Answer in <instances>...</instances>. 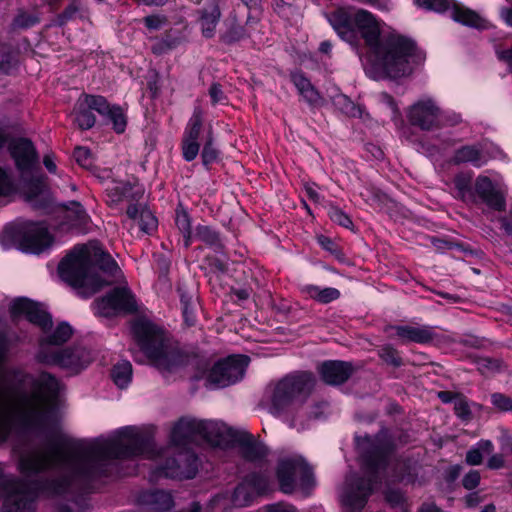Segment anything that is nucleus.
Returning a JSON list of instances; mask_svg holds the SVG:
<instances>
[{
  "instance_id": "bf43d9fd",
  "label": "nucleus",
  "mask_w": 512,
  "mask_h": 512,
  "mask_svg": "<svg viewBox=\"0 0 512 512\" xmlns=\"http://www.w3.org/2000/svg\"><path fill=\"white\" fill-rule=\"evenodd\" d=\"M491 401L495 407L499 408L502 411L512 410V399L501 393L492 394Z\"/></svg>"
},
{
  "instance_id": "e433bc0d",
  "label": "nucleus",
  "mask_w": 512,
  "mask_h": 512,
  "mask_svg": "<svg viewBox=\"0 0 512 512\" xmlns=\"http://www.w3.org/2000/svg\"><path fill=\"white\" fill-rule=\"evenodd\" d=\"M245 479L256 495L263 494L270 489V476L266 473H252Z\"/></svg>"
},
{
  "instance_id": "b1692460",
  "label": "nucleus",
  "mask_w": 512,
  "mask_h": 512,
  "mask_svg": "<svg viewBox=\"0 0 512 512\" xmlns=\"http://www.w3.org/2000/svg\"><path fill=\"white\" fill-rule=\"evenodd\" d=\"M451 162L456 165L469 163L479 168L487 163V158L479 146L465 145L454 152Z\"/></svg>"
},
{
  "instance_id": "338daca9",
  "label": "nucleus",
  "mask_w": 512,
  "mask_h": 512,
  "mask_svg": "<svg viewBox=\"0 0 512 512\" xmlns=\"http://www.w3.org/2000/svg\"><path fill=\"white\" fill-rule=\"evenodd\" d=\"M385 499L392 506H397L403 502L404 496L403 493L398 489H388L385 492Z\"/></svg>"
},
{
  "instance_id": "5fc2aeb1",
  "label": "nucleus",
  "mask_w": 512,
  "mask_h": 512,
  "mask_svg": "<svg viewBox=\"0 0 512 512\" xmlns=\"http://www.w3.org/2000/svg\"><path fill=\"white\" fill-rule=\"evenodd\" d=\"M243 454L248 460L255 461L264 457L266 455V451L261 445L249 443L245 445Z\"/></svg>"
},
{
  "instance_id": "a18cd8bd",
  "label": "nucleus",
  "mask_w": 512,
  "mask_h": 512,
  "mask_svg": "<svg viewBox=\"0 0 512 512\" xmlns=\"http://www.w3.org/2000/svg\"><path fill=\"white\" fill-rule=\"evenodd\" d=\"M16 185L12 175L0 167V198L7 197L15 193Z\"/></svg>"
},
{
  "instance_id": "e2e57ef3",
  "label": "nucleus",
  "mask_w": 512,
  "mask_h": 512,
  "mask_svg": "<svg viewBox=\"0 0 512 512\" xmlns=\"http://www.w3.org/2000/svg\"><path fill=\"white\" fill-rule=\"evenodd\" d=\"M244 36V30L241 27H232L222 36V40L226 44H232L241 40Z\"/></svg>"
},
{
  "instance_id": "bb28decb",
  "label": "nucleus",
  "mask_w": 512,
  "mask_h": 512,
  "mask_svg": "<svg viewBox=\"0 0 512 512\" xmlns=\"http://www.w3.org/2000/svg\"><path fill=\"white\" fill-rule=\"evenodd\" d=\"M64 218L66 221L62 223L67 228H80L86 225L88 215L83 206L77 201H71L68 204H62Z\"/></svg>"
},
{
  "instance_id": "a878e982",
  "label": "nucleus",
  "mask_w": 512,
  "mask_h": 512,
  "mask_svg": "<svg viewBox=\"0 0 512 512\" xmlns=\"http://www.w3.org/2000/svg\"><path fill=\"white\" fill-rule=\"evenodd\" d=\"M199 23L202 30V34L206 38L214 36L216 26L219 22L221 12L216 3H211L208 7H204L198 11Z\"/></svg>"
},
{
  "instance_id": "20e7f679",
  "label": "nucleus",
  "mask_w": 512,
  "mask_h": 512,
  "mask_svg": "<svg viewBox=\"0 0 512 512\" xmlns=\"http://www.w3.org/2000/svg\"><path fill=\"white\" fill-rule=\"evenodd\" d=\"M58 391L59 381L46 372L34 381L32 393L19 399L10 387L0 385V444L7 440L15 416L25 426L44 424L49 416L52 399Z\"/></svg>"
},
{
  "instance_id": "72a5a7b5",
  "label": "nucleus",
  "mask_w": 512,
  "mask_h": 512,
  "mask_svg": "<svg viewBox=\"0 0 512 512\" xmlns=\"http://www.w3.org/2000/svg\"><path fill=\"white\" fill-rule=\"evenodd\" d=\"M132 365L129 361L123 360L112 369V378L119 388H125L131 381Z\"/></svg>"
},
{
  "instance_id": "f257e3e1",
  "label": "nucleus",
  "mask_w": 512,
  "mask_h": 512,
  "mask_svg": "<svg viewBox=\"0 0 512 512\" xmlns=\"http://www.w3.org/2000/svg\"><path fill=\"white\" fill-rule=\"evenodd\" d=\"M134 456H154L151 437L135 427L122 428L113 438L98 440L88 447L57 442L46 450L23 452L19 460L22 473L33 474L48 468L59 471L43 481L28 483L5 475L0 464V495H5L2 512H32L39 495H62L77 480L100 474L107 460Z\"/></svg>"
},
{
  "instance_id": "79ce46f5",
  "label": "nucleus",
  "mask_w": 512,
  "mask_h": 512,
  "mask_svg": "<svg viewBox=\"0 0 512 512\" xmlns=\"http://www.w3.org/2000/svg\"><path fill=\"white\" fill-rule=\"evenodd\" d=\"M415 4L422 9L427 11H433L437 13H444L450 11L453 5V0H415Z\"/></svg>"
},
{
  "instance_id": "c9c22d12",
  "label": "nucleus",
  "mask_w": 512,
  "mask_h": 512,
  "mask_svg": "<svg viewBox=\"0 0 512 512\" xmlns=\"http://www.w3.org/2000/svg\"><path fill=\"white\" fill-rule=\"evenodd\" d=\"M139 212L137 217L134 219H138V224L144 233L150 234L157 228V219L153 215V213L146 208V206L138 203Z\"/></svg>"
},
{
  "instance_id": "2eb2a0df",
  "label": "nucleus",
  "mask_w": 512,
  "mask_h": 512,
  "mask_svg": "<svg viewBox=\"0 0 512 512\" xmlns=\"http://www.w3.org/2000/svg\"><path fill=\"white\" fill-rule=\"evenodd\" d=\"M52 243L53 237L44 224L29 222L23 225L20 244L25 251L39 254Z\"/></svg>"
},
{
  "instance_id": "c85d7f7f",
  "label": "nucleus",
  "mask_w": 512,
  "mask_h": 512,
  "mask_svg": "<svg viewBox=\"0 0 512 512\" xmlns=\"http://www.w3.org/2000/svg\"><path fill=\"white\" fill-rule=\"evenodd\" d=\"M144 502L149 506L150 512H168L173 506L171 494L159 490L144 495Z\"/></svg>"
},
{
  "instance_id": "a19ab883",
  "label": "nucleus",
  "mask_w": 512,
  "mask_h": 512,
  "mask_svg": "<svg viewBox=\"0 0 512 512\" xmlns=\"http://www.w3.org/2000/svg\"><path fill=\"white\" fill-rule=\"evenodd\" d=\"M81 100L91 111L95 110L102 116H106L112 107L109 105L106 98L100 95H85Z\"/></svg>"
},
{
  "instance_id": "09e8293b",
  "label": "nucleus",
  "mask_w": 512,
  "mask_h": 512,
  "mask_svg": "<svg viewBox=\"0 0 512 512\" xmlns=\"http://www.w3.org/2000/svg\"><path fill=\"white\" fill-rule=\"evenodd\" d=\"M454 411L457 417H459L463 421H469L472 419V411L467 399L460 395L457 397L454 403Z\"/></svg>"
},
{
  "instance_id": "4c0bfd02",
  "label": "nucleus",
  "mask_w": 512,
  "mask_h": 512,
  "mask_svg": "<svg viewBox=\"0 0 512 512\" xmlns=\"http://www.w3.org/2000/svg\"><path fill=\"white\" fill-rule=\"evenodd\" d=\"M113 125L116 133H123L127 126V117L122 107L113 105L106 116Z\"/></svg>"
},
{
  "instance_id": "f3484780",
  "label": "nucleus",
  "mask_w": 512,
  "mask_h": 512,
  "mask_svg": "<svg viewBox=\"0 0 512 512\" xmlns=\"http://www.w3.org/2000/svg\"><path fill=\"white\" fill-rule=\"evenodd\" d=\"M442 111L432 99L420 100L411 106L408 118L412 125L431 130L440 125Z\"/></svg>"
},
{
  "instance_id": "69168bd1",
  "label": "nucleus",
  "mask_w": 512,
  "mask_h": 512,
  "mask_svg": "<svg viewBox=\"0 0 512 512\" xmlns=\"http://www.w3.org/2000/svg\"><path fill=\"white\" fill-rule=\"evenodd\" d=\"M477 364L482 373L497 371L500 367L498 361L489 358H480Z\"/></svg>"
},
{
  "instance_id": "7c9ffc66",
  "label": "nucleus",
  "mask_w": 512,
  "mask_h": 512,
  "mask_svg": "<svg viewBox=\"0 0 512 512\" xmlns=\"http://www.w3.org/2000/svg\"><path fill=\"white\" fill-rule=\"evenodd\" d=\"M302 293L323 304L330 303L340 297V292L336 288H320L315 285L304 286L302 288Z\"/></svg>"
},
{
  "instance_id": "7ed1b4c3",
  "label": "nucleus",
  "mask_w": 512,
  "mask_h": 512,
  "mask_svg": "<svg viewBox=\"0 0 512 512\" xmlns=\"http://www.w3.org/2000/svg\"><path fill=\"white\" fill-rule=\"evenodd\" d=\"M58 273L83 297H90L121 276L116 261L98 242L75 246L59 263Z\"/></svg>"
},
{
  "instance_id": "423d86ee",
  "label": "nucleus",
  "mask_w": 512,
  "mask_h": 512,
  "mask_svg": "<svg viewBox=\"0 0 512 512\" xmlns=\"http://www.w3.org/2000/svg\"><path fill=\"white\" fill-rule=\"evenodd\" d=\"M132 332L141 350L161 372H172L183 364L184 356L167 337L164 330L151 321L139 318Z\"/></svg>"
},
{
  "instance_id": "a211bd4d",
  "label": "nucleus",
  "mask_w": 512,
  "mask_h": 512,
  "mask_svg": "<svg viewBox=\"0 0 512 512\" xmlns=\"http://www.w3.org/2000/svg\"><path fill=\"white\" fill-rule=\"evenodd\" d=\"M374 479L357 478L351 481L342 496L343 504L351 512H360L373 491Z\"/></svg>"
},
{
  "instance_id": "6e6d98bb",
  "label": "nucleus",
  "mask_w": 512,
  "mask_h": 512,
  "mask_svg": "<svg viewBox=\"0 0 512 512\" xmlns=\"http://www.w3.org/2000/svg\"><path fill=\"white\" fill-rule=\"evenodd\" d=\"M291 81L297 88L300 95L313 86L309 79H307L300 71L291 74Z\"/></svg>"
},
{
  "instance_id": "680f3d73",
  "label": "nucleus",
  "mask_w": 512,
  "mask_h": 512,
  "mask_svg": "<svg viewBox=\"0 0 512 512\" xmlns=\"http://www.w3.org/2000/svg\"><path fill=\"white\" fill-rule=\"evenodd\" d=\"M480 478L478 471L471 470L462 479V485L467 490L475 489L480 483Z\"/></svg>"
},
{
  "instance_id": "aec40b11",
  "label": "nucleus",
  "mask_w": 512,
  "mask_h": 512,
  "mask_svg": "<svg viewBox=\"0 0 512 512\" xmlns=\"http://www.w3.org/2000/svg\"><path fill=\"white\" fill-rule=\"evenodd\" d=\"M319 373L326 384L340 385L350 378L353 373V367L348 362L329 360L321 364Z\"/></svg>"
},
{
  "instance_id": "c756f323",
  "label": "nucleus",
  "mask_w": 512,
  "mask_h": 512,
  "mask_svg": "<svg viewBox=\"0 0 512 512\" xmlns=\"http://www.w3.org/2000/svg\"><path fill=\"white\" fill-rule=\"evenodd\" d=\"M73 334L71 326L67 323L59 324L52 333L44 337L40 343V349L45 347L48 351H53L50 345H61L67 342Z\"/></svg>"
},
{
  "instance_id": "dca6fc26",
  "label": "nucleus",
  "mask_w": 512,
  "mask_h": 512,
  "mask_svg": "<svg viewBox=\"0 0 512 512\" xmlns=\"http://www.w3.org/2000/svg\"><path fill=\"white\" fill-rule=\"evenodd\" d=\"M10 314L13 319L24 316L43 331L52 326L51 316L38 303L27 298L15 299L10 305Z\"/></svg>"
},
{
  "instance_id": "de8ad7c7",
  "label": "nucleus",
  "mask_w": 512,
  "mask_h": 512,
  "mask_svg": "<svg viewBox=\"0 0 512 512\" xmlns=\"http://www.w3.org/2000/svg\"><path fill=\"white\" fill-rule=\"evenodd\" d=\"M380 358L389 365L400 367L402 365V358L399 352L390 345H385L379 350Z\"/></svg>"
},
{
  "instance_id": "3c124183",
  "label": "nucleus",
  "mask_w": 512,
  "mask_h": 512,
  "mask_svg": "<svg viewBox=\"0 0 512 512\" xmlns=\"http://www.w3.org/2000/svg\"><path fill=\"white\" fill-rule=\"evenodd\" d=\"M329 217L333 222L340 226L348 229H352L353 227L351 218L338 207L333 206L329 209Z\"/></svg>"
},
{
  "instance_id": "864d4df0",
  "label": "nucleus",
  "mask_w": 512,
  "mask_h": 512,
  "mask_svg": "<svg viewBox=\"0 0 512 512\" xmlns=\"http://www.w3.org/2000/svg\"><path fill=\"white\" fill-rule=\"evenodd\" d=\"M74 157L76 162L84 168H90L93 164L91 152L86 147L75 148Z\"/></svg>"
},
{
  "instance_id": "052dcab7",
  "label": "nucleus",
  "mask_w": 512,
  "mask_h": 512,
  "mask_svg": "<svg viewBox=\"0 0 512 512\" xmlns=\"http://www.w3.org/2000/svg\"><path fill=\"white\" fill-rule=\"evenodd\" d=\"M209 96L211 98L212 105H217L226 101V96L223 92L221 84L214 82L209 88Z\"/></svg>"
},
{
  "instance_id": "13d9d810",
  "label": "nucleus",
  "mask_w": 512,
  "mask_h": 512,
  "mask_svg": "<svg viewBox=\"0 0 512 512\" xmlns=\"http://www.w3.org/2000/svg\"><path fill=\"white\" fill-rule=\"evenodd\" d=\"M393 470L392 477L396 480H402L409 473L410 462L404 459H396Z\"/></svg>"
},
{
  "instance_id": "0e129e2a",
  "label": "nucleus",
  "mask_w": 512,
  "mask_h": 512,
  "mask_svg": "<svg viewBox=\"0 0 512 512\" xmlns=\"http://www.w3.org/2000/svg\"><path fill=\"white\" fill-rule=\"evenodd\" d=\"M167 22V18L161 15H150L144 18L145 26L150 30H158Z\"/></svg>"
},
{
  "instance_id": "6e6552de",
  "label": "nucleus",
  "mask_w": 512,
  "mask_h": 512,
  "mask_svg": "<svg viewBox=\"0 0 512 512\" xmlns=\"http://www.w3.org/2000/svg\"><path fill=\"white\" fill-rule=\"evenodd\" d=\"M356 444L371 473H376L387 465L388 456L396 449V444L387 430L375 436H357Z\"/></svg>"
},
{
  "instance_id": "ddd939ff",
  "label": "nucleus",
  "mask_w": 512,
  "mask_h": 512,
  "mask_svg": "<svg viewBox=\"0 0 512 512\" xmlns=\"http://www.w3.org/2000/svg\"><path fill=\"white\" fill-rule=\"evenodd\" d=\"M187 427L199 431V439H203L213 446H228L232 442L251 438L247 433L238 437L237 431L224 423L215 421L199 420V422L189 423Z\"/></svg>"
},
{
  "instance_id": "c03bdc74",
  "label": "nucleus",
  "mask_w": 512,
  "mask_h": 512,
  "mask_svg": "<svg viewBox=\"0 0 512 512\" xmlns=\"http://www.w3.org/2000/svg\"><path fill=\"white\" fill-rule=\"evenodd\" d=\"M175 221L178 229L183 233L185 246L189 247L191 244V222L188 213L177 212Z\"/></svg>"
},
{
  "instance_id": "ea45409f",
  "label": "nucleus",
  "mask_w": 512,
  "mask_h": 512,
  "mask_svg": "<svg viewBox=\"0 0 512 512\" xmlns=\"http://www.w3.org/2000/svg\"><path fill=\"white\" fill-rule=\"evenodd\" d=\"M471 173H460L455 176L454 184L460 198L467 201L473 197L471 192Z\"/></svg>"
},
{
  "instance_id": "1a4fd4ad",
  "label": "nucleus",
  "mask_w": 512,
  "mask_h": 512,
  "mask_svg": "<svg viewBox=\"0 0 512 512\" xmlns=\"http://www.w3.org/2000/svg\"><path fill=\"white\" fill-rule=\"evenodd\" d=\"M282 492L290 494L297 487L308 489L313 485V473L309 465L300 456L281 459L276 471Z\"/></svg>"
},
{
  "instance_id": "f8f14e48",
  "label": "nucleus",
  "mask_w": 512,
  "mask_h": 512,
  "mask_svg": "<svg viewBox=\"0 0 512 512\" xmlns=\"http://www.w3.org/2000/svg\"><path fill=\"white\" fill-rule=\"evenodd\" d=\"M248 362L249 358L242 355L229 356L218 361L208 374L207 386L219 388L234 384L244 376Z\"/></svg>"
},
{
  "instance_id": "8fccbe9b",
  "label": "nucleus",
  "mask_w": 512,
  "mask_h": 512,
  "mask_svg": "<svg viewBox=\"0 0 512 512\" xmlns=\"http://www.w3.org/2000/svg\"><path fill=\"white\" fill-rule=\"evenodd\" d=\"M202 162L205 166L216 161L218 158V151L213 147V138L211 132H209L206 143L202 150Z\"/></svg>"
},
{
  "instance_id": "412c9836",
  "label": "nucleus",
  "mask_w": 512,
  "mask_h": 512,
  "mask_svg": "<svg viewBox=\"0 0 512 512\" xmlns=\"http://www.w3.org/2000/svg\"><path fill=\"white\" fill-rule=\"evenodd\" d=\"M328 21L344 41L352 44L357 41V31L354 27V15L340 8L330 13Z\"/></svg>"
},
{
  "instance_id": "393cba45",
  "label": "nucleus",
  "mask_w": 512,
  "mask_h": 512,
  "mask_svg": "<svg viewBox=\"0 0 512 512\" xmlns=\"http://www.w3.org/2000/svg\"><path fill=\"white\" fill-rule=\"evenodd\" d=\"M450 12L451 18L462 25L476 29H485L487 27L486 20L477 12L459 5L455 1H453Z\"/></svg>"
},
{
  "instance_id": "774afa93",
  "label": "nucleus",
  "mask_w": 512,
  "mask_h": 512,
  "mask_svg": "<svg viewBox=\"0 0 512 512\" xmlns=\"http://www.w3.org/2000/svg\"><path fill=\"white\" fill-rule=\"evenodd\" d=\"M317 240H318V243L320 244V246L322 248H324L325 250H327L331 253H336L338 251L337 245L329 237L320 235L317 237Z\"/></svg>"
},
{
  "instance_id": "37998d69",
  "label": "nucleus",
  "mask_w": 512,
  "mask_h": 512,
  "mask_svg": "<svg viewBox=\"0 0 512 512\" xmlns=\"http://www.w3.org/2000/svg\"><path fill=\"white\" fill-rule=\"evenodd\" d=\"M256 494L251 490L246 479L239 484L233 494V501L236 505L245 506L247 505Z\"/></svg>"
},
{
  "instance_id": "4468645a",
  "label": "nucleus",
  "mask_w": 512,
  "mask_h": 512,
  "mask_svg": "<svg viewBox=\"0 0 512 512\" xmlns=\"http://www.w3.org/2000/svg\"><path fill=\"white\" fill-rule=\"evenodd\" d=\"M198 459L190 449H179L175 456L168 459L163 467L166 477L191 479L196 475Z\"/></svg>"
},
{
  "instance_id": "58836bf2",
  "label": "nucleus",
  "mask_w": 512,
  "mask_h": 512,
  "mask_svg": "<svg viewBox=\"0 0 512 512\" xmlns=\"http://www.w3.org/2000/svg\"><path fill=\"white\" fill-rule=\"evenodd\" d=\"M195 236L205 244L213 247H221V240L218 232L207 225H199L196 228Z\"/></svg>"
},
{
  "instance_id": "2f4dec72",
  "label": "nucleus",
  "mask_w": 512,
  "mask_h": 512,
  "mask_svg": "<svg viewBox=\"0 0 512 512\" xmlns=\"http://www.w3.org/2000/svg\"><path fill=\"white\" fill-rule=\"evenodd\" d=\"M494 446L490 440H480L476 447L467 451L466 462L469 465H480L484 454H491Z\"/></svg>"
},
{
  "instance_id": "4be33fe9",
  "label": "nucleus",
  "mask_w": 512,
  "mask_h": 512,
  "mask_svg": "<svg viewBox=\"0 0 512 512\" xmlns=\"http://www.w3.org/2000/svg\"><path fill=\"white\" fill-rule=\"evenodd\" d=\"M475 191L481 200L495 210H503L505 201L503 196L495 189L487 176H478L475 182Z\"/></svg>"
},
{
  "instance_id": "6ab92c4d",
  "label": "nucleus",
  "mask_w": 512,
  "mask_h": 512,
  "mask_svg": "<svg viewBox=\"0 0 512 512\" xmlns=\"http://www.w3.org/2000/svg\"><path fill=\"white\" fill-rule=\"evenodd\" d=\"M97 308L99 313L108 316L115 311L133 312L136 302L129 289L118 287L98 301Z\"/></svg>"
},
{
  "instance_id": "0eeeda50",
  "label": "nucleus",
  "mask_w": 512,
  "mask_h": 512,
  "mask_svg": "<svg viewBox=\"0 0 512 512\" xmlns=\"http://www.w3.org/2000/svg\"><path fill=\"white\" fill-rule=\"evenodd\" d=\"M9 151L15 161L24 182L27 198L35 208H46L45 204H38L37 198L47 192V177L43 174H33V169L38 162V154L33 143L24 138L12 141Z\"/></svg>"
},
{
  "instance_id": "473e14b6",
  "label": "nucleus",
  "mask_w": 512,
  "mask_h": 512,
  "mask_svg": "<svg viewBox=\"0 0 512 512\" xmlns=\"http://www.w3.org/2000/svg\"><path fill=\"white\" fill-rule=\"evenodd\" d=\"M95 122L94 114L80 99L75 108V123L81 130H88L95 125Z\"/></svg>"
},
{
  "instance_id": "f704fd0d",
  "label": "nucleus",
  "mask_w": 512,
  "mask_h": 512,
  "mask_svg": "<svg viewBox=\"0 0 512 512\" xmlns=\"http://www.w3.org/2000/svg\"><path fill=\"white\" fill-rule=\"evenodd\" d=\"M203 124V111L198 106L194 108L193 114L186 127L183 139L188 141H198Z\"/></svg>"
},
{
  "instance_id": "5701e85b",
  "label": "nucleus",
  "mask_w": 512,
  "mask_h": 512,
  "mask_svg": "<svg viewBox=\"0 0 512 512\" xmlns=\"http://www.w3.org/2000/svg\"><path fill=\"white\" fill-rule=\"evenodd\" d=\"M191 422H199V420L182 418L173 427L171 432V442L175 447H178L179 449H188V444L199 440V431H195L196 429L192 430L187 427Z\"/></svg>"
},
{
  "instance_id": "cd10ccee",
  "label": "nucleus",
  "mask_w": 512,
  "mask_h": 512,
  "mask_svg": "<svg viewBox=\"0 0 512 512\" xmlns=\"http://www.w3.org/2000/svg\"><path fill=\"white\" fill-rule=\"evenodd\" d=\"M397 336L400 338L416 343H428L433 340L434 333L429 327L416 326H395Z\"/></svg>"
},
{
  "instance_id": "49530a36",
  "label": "nucleus",
  "mask_w": 512,
  "mask_h": 512,
  "mask_svg": "<svg viewBox=\"0 0 512 512\" xmlns=\"http://www.w3.org/2000/svg\"><path fill=\"white\" fill-rule=\"evenodd\" d=\"M81 10V3L79 0H73L65 10L57 16L56 22L58 25L63 26L68 21L75 19Z\"/></svg>"
},
{
  "instance_id": "f03ea898",
  "label": "nucleus",
  "mask_w": 512,
  "mask_h": 512,
  "mask_svg": "<svg viewBox=\"0 0 512 512\" xmlns=\"http://www.w3.org/2000/svg\"><path fill=\"white\" fill-rule=\"evenodd\" d=\"M354 27L360 33L377 64L390 78L408 76L422 57L416 43L397 32H382L380 22L369 11L359 9L354 14Z\"/></svg>"
},
{
  "instance_id": "39448f33",
  "label": "nucleus",
  "mask_w": 512,
  "mask_h": 512,
  "mask_svg": "<svg viewBox=\"0 0 512 512\" xmlns=\"http://www.w3.org/2000/svg\"><path fill=\"white\" fill-rule=\"evenodd\" d=\"M315 387V377L309 372H295L277 381L270 397L273 413L280 414L289 409H301L308 419H317L322 414V405L305 403Z\"/></svg>"
},
{
  "instance_id": "9b49d317",
  "label": "nucleus",
  "mask_w": 512,
  "mask_h": 512,
  "mask_svg": "<svg viewBox=\"0 0 512 512\" xmlns=\"http://www.w3.org/2000/svg\"><path fill=\"white\" fill-rule=\"evenodd\" d=\"M144 188L137 181H116L106 188V202L112 208H118L121 204L128 205L126 214L130 219H135L139 212L138 203L143 198Z\"/></svg>"
},
{
  "instance_id": "9d476101",
  "label": "nucleus",
  "mask_w": 512,
  "mask_h": 512,
  "mask_svg": "<svg viewBox=\"0 0 512 512\" xmlns=\"http://www.w3.org/2000/svg\"><path fill=\"white\" fill-rule=\"evenodd\" d=\"M37 359L41 363L56 365L69 371L71 374H76L92 362L93 356L91 351L81 346L57 351H48L43 347L39 350Z\"/></svg>"
},
{
  "instance_id": "4d7b16f0",
  "label": "nucleus",
  "mask_w": 512,
  "mask_h": 512,
  "mask_svg": "<svg viewBox=\"0 0 512 512\" xmlns=\"http://www.w3.org/2000/svg\"><path fill=\"white\" fill-rule=\"evenodd\" d=\"M301 96L310 106L313 107L321 106L324 102L322 95L314 86L302 93Z\"/></svg>"
},
{
  "instance_id": "603ef678",
  "label": "nucleus",
  "mask_w": 512,
  "mask_h": 512,
  "mask_svg": "<svg viewBox=\"0 0 512 512\" xmlns=\"http://www.w3.org/2000/svg\"><path fill=\"white\" fill-rule=\"evenodd\" d=\"M200 145L198 141H188L183 139L182 141V154L186 161L190 162L194 160L199 153Z\"/></svg>"
}]
</instances>
